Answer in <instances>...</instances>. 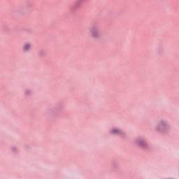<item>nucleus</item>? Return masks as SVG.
Instances as JSON below:
<instances>
[{"label": "nucleus", "instance_id": "nucleus-1", "mask_svg": "<svg viewBox=\"0 0 179 179\" xmlns=\"http://www.w3.org/2000/svg\"><path fill=\"white\" fill-rule=\"evenodd\" d=\"M90 36L92 38L97 39L101 37V34L98 28H93L90 31Z\"/></svg>", "mask_w": 179, "mask_h": 179}, {"label": "nucleus", "instance_id": "nucleus-2", "mask_svg": "<svg viewBox=\"0 0 179 179\" xmlns=\"http://www.w3.org/2000/svg\"><path fill=\"white\" fill-rule=\"evenodd\" d=\"M30 48H31V43H25L22 46V51L24 52H29V51H30Z\"/></svg>", "mask_w": 179, "mask_h": 179}, {"label": "nucleus", "instance_id": "nucleus-3", "mask_svg": "<svg viewBox=\"0 0 179 179\" xmlns=\"http://www.w3.org/2000/svg\"><path fill=\"white\" fill-rule=\"evenodd\" d=\"M110 134H112V135H122L123 132L118 129H113L110 131Z\"/></svg>", "mask_w": 179, "mask_h": 179}, {"label": "nucleus", "instance_id": "nucleus-4", "mask_svg": "<svg viewBox=\"0 0 179 179\" xmlns=\"http://www.w3.org/2000/svg\"><path fill=\"white\" fill-rule=\"evenodd\" d=\"M137 143L139 146H145V145H146V143H145L143 140H138Z\"/></svg>", "mask_w": 179, "mask_h": 179}, {"label": "nucleus", "instance_id": "nucleus-5", "mask_svg": "<svg viewBox=\"0 0 179 179\" xmlns=\"http://www.w3.org/2000/svg\"><path fill=\"white\" fill-rule=\"evenodd\" d=\"M30 93H31V91L30 90L25 91V94H30Z\"/></svg>", "mask_w": 179, "mask_h": 179}, {"label": "nucleus", "instance_id": "nucleus-6", "mask_svg": "<svg viewBox=\"0 0 179 179\" xmlns=\"http://www.w3.org/2000/svg\"><path fill=\"white\" fill-rule=\"evenodd\" d=\"M161 127H163V124H161Z\"/></svg>", "mask_w": 179, "mask_h": 179}]
</instances>
